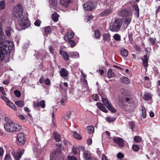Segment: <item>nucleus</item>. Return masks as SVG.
<instances>
[{
	"mask_svg": "<svg viewBox=\"0 0 160 160\" xmlns=\"http://www.w3.org/2000/svg\"><path fill=\"white\" fill-rule=\"evenodd\" d=\"M50 81L48 78H47L45 81V83L47 85H48L50 84Z\"/></svg>",
	"mask_w": 160,
	"mask_h": 160,
	"instance_id": "680f3d73",
	"label": "nucleus"
},
{
	"mask_svg": "<svg viewBox=\"0 0 160 160\" xmlns=\"http://www.w3.org/2000/svg\"><path fill=\"white\" fill-rule=\"evenodd\" d=\"M5 31L6 35L7 36H10L12 32H13V30L11 27L8 26L6 28Z\"/></svg>",
	"mask_w": 160,
	"mask_h": 160,
	"instance_id": "b1692460",
	"label": "nucleus"
},
{
	"mask_svg": "<svg viewBox=\"0 0 160 160\" xmlns=\"http://www.w3.org/2000/svg\"><path fill=\"white\" fill-rule=\"evenodd\" d=\"M84 10L88 11H91L95 8L94 5L91 2H88L83 4Z\"/></svg>",
	"mask_w": 160,
	"mask_h": 160,
	"instance_id": "0eeeda50",
	"label": "nucleus"
},
{
	"mask_svg": "<svg viewBox=\"0 0 160 160\" xmlns=\"http://www.w3.org/2000/svg\"><path fill=\"white\" fill-rule=\"evenodd\" d=\"M102 101L108 109L112 112H116V110L112 107V104L109 102L105 96L102 97Z\"/></svg>",
	"mask_w": 160,
	"mask_h": 160,
	"instance_id": "39448f33",
	"label": "nucleus"
},
{
	"mask_svg": "<svg viewBox=\"0 0 160 160\" xmlns=\"http://www.w3.org/2000/svg\"><path fill=\"white\" fill-rule=\"evenodd\" d=\"M70 57L72 58H78L79 57V53L77 52H72L69 53Z\"/></svg>",
	"mask_w": 160,
	"mask_h": 160,
	"instance_id": "c85d7f7f",
	"label": "nucleus"
},
{
	"mask_svg": "<svg viewBox=\"0 0 160 160\" xmlns=\"http://www.w3.org/2000/svg\"><path fill=\"white\" fill-rule=\"evenodd\" d=\"M60 54L62 55L63 59L65 60H67L69 59L68 54L66 52H63L60 51Z\"/></svg>",
	"mask_w": 160,
	"mask_h": 160,
	"instance_id": "5701e85b",
	"label": "nucleus"
},
{
	"mask_svg": "<svg viewBox=\"0 0 160 160\" xmlns=\"http://www.w3.org/2000/svg\"><path fill=\"white\" fill-rule=\"evenodd\" d=\"M12 154H14V156L15 159L17 160H19L21 158L23 152L22 153L21 152H12Z\"/></svg>",
	"mask_w": 160,
	"mask_h": 160,
	"instance_id": "f3484780",
	"label": "nucleus"
},
{
	"mask_svg": "<svg viewBox=\"0 0 160 160\" xmlns=\"http://www.w3.org/2000/svg\"><path fill=\"white\" fill-rule=\"evenodd\" d=\"M41 23V21L39 19H38L36 20L34 22V25L36 26L39 27L40 26Z\"/></svg>",
	"mask_w": 160,
	"mask_h": 160,
	"instance_id": "c03bdc74",
	"label": "nucleus"
},
{
	"mask_svg": "<svg viewBox=\"0 0 160 160\" xmlns=\"http://www.w3.org/2000/svg\"><path fill=\"white\" fill-rule=\"evenodd\" d=\"M71 134L76 139L78 140H80L82 139V136L76 132L74 131H72L71 132Z\"/></svg>",
	"mask_w": 160,
	"mask_h": 160,
	"instance_id": "aec40b11",
	"label": "nucleus"
},
{
	"mask_svg": "<svg viewBox=\"0 0 160 160\" xmlns=\"http://www.w3.org/2000/svg\"><path fill=\"white\" fill-rule=\"evenodd\" d=\"M108 76V78H111L114 76V73L112 71V70L109 69L107 73Z\"/></svg>",
	"mask_w": 160,
	"mask_h": 160,
	"instance_id": "2f4dec72",
	"label": "nucleus"
},
{
	"mask_svg": "<svg viewBox=\"0 0 160 160\" xmlns=\"http://www.w3.org/2000/svg\"><path fill=\"white\" fill-rule=\"evenodd\" d=\"M5 7V2L4 0H2L0 2V9L3 10Z\"/></svg>",
	"mask_w": 160,
	"mask_h": 160,
	"instance_id": "e433bc0d",
	"label": "nucleus"
},
{
	"mask_svg": "<svg viewBox=\"0 0 160 160\" xmlns=\"http://www.w3.org/2000/svg\"><path fill=\"white\" fill-rule=\"evenodd\" d=\"M4 160H12V159L9 155L7 154L5 157Z\"/></svg>",
	"mask_w": 160,
	"mask_h": 160,
	"instance_id": "864d4df0",
	"label": "nucleus"
},
{
	"mask_svg": "<svg viewBox=\"0 0 160 160\" xmlns=\"http://www.w3.org/2000/svg\"><path fill=\"white\" fill-rule=\"evenodd\" d=\"M1 98L4 100L6 102H8V100H9L6 97L4 96H1Z\"/></svg>",
	"mask_w": 160,
	"mask_h": 160,
	"instance_id": "bf43d9fd",
	"label": "nucleus"
},
{
	"mask_svg": "<svg viewBox=\"0 0 160 160\" xmlns=\"http://www.w3.org/2000/svg\"><path fill=\"white\" fill-rule=\"evenodd\" d=\"M96 105L98 108L100 110L104 106V105L102 103L100 102H97Z\"/></svg>",
	"mask_w": 160,
	"mask_h": 160,
	"instance_id": "3c124183",
	"label": "nucleus"
},
{
	"mask_svg": "<svg viewBox=\"0 0 160 160\" xmlns=\"http://www.w3.org/2000/svg\"><path fill=\"white\" fill-rule=\"evenodd\" d=\"M142 140V138L139 136H135L134 138V140L138 142H140Z\"/></svg>",
	"mask_w": 160,
	"mask_h": 160,
	"instance_id": "49530a36",
	"label": "nucleus"
},
{
	"mask_svg": "<svg viewBox=\"0 0 160 160\" xmlns=\"http://www.w3.org/2000/svg\"><path fill=\"white\" fill-rule=\"evenodd\" d=\"M68 160H78L77 158L73 156H68Z\"/></svg>",
	"mask_w": 160,
	"mask_h": 160,
	"instance_id": "09e8293b",
	"label": "nucleus"
},
{
	"mask_svg": "<svg viewBox=\"0 0 160 160\" xmlns=\"http://www.w3.org/2000/svg\"><path fill=\"white\" fill-rule=\"evenodd\" d=\"M39 82L40 83H42L44 82V78L42 76L40 78L39 80Z\"/></svg>",
	"mask_w": 160,
	"mask_h": 160,
	"instance_id": "338daca9",
	"label": "nucleus"
},
{
	"mask_svg": "<svg viewBox=\"0 0 160 160\" xmlns=\"http://www.w3.org/2000/svg\"><path fill=\"white\" fill-rule=\"evenodd\" d=\"M114 38L116 40L119 41L121 39L120 36L118 34H115L113 36Z\"/></svg>",
	"mask_w": 160,
	"mask_h": 160,
	"instance_id": "a18cd8bd",
	"label": "nucleus"
},
{
	"mask_svg": "<svg viewBox=\"0 0 160 160\" xmlns=\"http://www.w3.org/2000/svg\"><path fill=\"white\" fill-rule=\"evenodd\" d=\"M116 118L114 117H107L106 118V120L108 122H113L115 120Z\"/></svg>",
	"mask_w": 160,
	"mask_h": 160,
	"instance_id": "473e14b6",
	"label": "nucleus"
},
{
	"mask_svg": "<svg viewBox=\"0 0 160 160\" xmlns=\"http://www.w3.org/2000/svg\"><path fill=\"white\" fill-rule=\"evenodd\" d=\"M71 2V0H60V3L61 5L65 7H67L68 4Z\"/></svg>",
	"mask_w": 160,
	"mask_h": 160,
	"instance_id": "412c9836",
	"label": "nucleus"
},
{
	"mask_svg": "<svg viewBox=\"0 0 160 160\" xmlns=\"http://www.w3.org/2000/svg\"><path fill=\"white\" fill-rule=\"evenodd\" d=\"M120 80L121 83L124 84H128L130 82L129 78L124 76L121 77L120 78Z\"/></svg>",
	"mask_w": 160,
	"mask_h": 160,
	"instance_id": "dca6fc26",
	"label": "nucleus"
},
{
	"mask_svg": "<svg viewBox=\"0 0 160 160\" xmlns=\"http://www.w3.org/2000/svg\"><path fill=\"white\" fill-rule=\"evenodd\" d=\"M33 105L35 107H40L44 108L45 107V102L44 100H42L40 102L38 101H34L33 102Z\"/></svg>",
	"mask_w": 160,
	"mask_h": 160,
	"instance_id": "1a4fd4ad",
	"label": "nucleus"
},
{
	"mask_svg": "<svg viewBox=\"0 0 160 160\" xmlns=\"http://www.w3.org/2000/svg\"><path fill=\"white\" fill-rule=\"evenodd\" d=\"M113 141L121 147H123L124 145L123 140L120 138H115L113 139Z\"/></svg>",
	"mask_w": 160,
	"mask_h": 160,
	"instance_id": "9d476101",
	"label": "nucleus"
},
{
	"mask_svg": "<svg viewBox=\"0 0 160 160\" xmlns=\"http://www.w3.org/2000/svg\"><path fill=\"white\" fill-rule=\"evenodd\" d=\"M74 36V33L72 31L68 32L66 33L64 37V39L66 41L69 40L73 37Z\"/></svg>",
	"mask_w": 160,
	"mask_h": 160,
	"instance_id": "9b49d317",
	"label": "nucleus"
},
{
	"mask_svg": "<svg viewBox=\"0 0 160 160\" xmlns=\"http://www.w3.org/2000/svg\"><path fill=\"white\" fill-rule=\"evenodd\" d=\"M51 29L49 27H47L44 28V32L46 34H48L51 32Z\"/></svg>",
	"mask_w": 160,
	"mask_h": 160,
	"instance_id": "a19ab883",
	"label": "nucleus"
},
{
	"mask_svg": "<svg viewBox=\"0 0 160 160\" xmlns=\"http://www.w3.org/2000/svg\"><path fill=\"white\" fill-rule=\"evenodd\" d=\"M88 132L89 133H92L94 131V127L92 126H88L87 127Z\"/></svg>",
	"mask_w": 160,
	"mask_h": 160,
	"instance_id": "7c9ffc66",
	"label": "nucleus"
},
{
	"mask_svg": "<svg viewBox=\"0 0 160 160\" xmlns=\"http://www.w3.org/2000/svg\"><path fill=\"white\" fill-rule=\"evenodd\" d=\"M83 157L85 160H91V156L90 152L89 151H85L83 152Z\"/></svg>",
	"mask_w": 160,
	"mask_h": 160,
	"instance_id": "4468645a",
	"label": "nucleus"
},
{
	"mask_svg": "<svg viewBox=\"0 0 160 160\" xmlns=\"http://www.w3.org/2000/svg\"><path fill=\"white\" fill-rule=\"evenodd\" d=\"M49 5L50 7L54 9L58 4L57 0H49Z\"/></svg>",
	"mask_w": 160,
	"mask_h": 160,
	"instance_id": "6ab92c4d",
	"label": "nucleus"
},
{
	"mask_svg": "<svg viewBox=\"0 0 160 160\" xmlns=\"http://www.w3.org/2000/svg\"><path fill=\"white\" fill-rule=\"evenodd\" d=\"M123 23L122 19L119 18H115L110 24V29L114 32H118L121 28Z\"/></svg>",
	"mask_w": 160,
	"mask_h": 160,
	"instance_id": "f03ea898",
	"label": "nucleus"
},
{
	"mask_svg": "<svg viewBox=\"0 0 160 160\" xmlns=\"http://www.w3.org/2000/svg\"><path fill=\"white\" fill-rule=\"evenodd\" d=\"M101 110H102V111H103L104 112H107L108 111V110L106 109L105 107H103L101 109Z\"/></svg>",
	"mask_w": 160,
	"mask_h": 160,
	"instance_id": "0e129e2a",
	"label": "nucleus"
},
{
	"mask_svg": "<svg viewBox=\"0 0 160 160\" xmlns=\"http://www.w3.org/2000/svg\"><path fill=\"white\" fill-rule=\"evenodd\" d=\"M149 40L151 44L153 45L155 43V42L154 38H149Z\"/></svg>",
	"mask_w": 160,
	"mask_h": 160,
	"instance_id": "4d7b16f0",
	"label": "nucleus"
},
{
	"mask_svg": "<svg viewBox=\"0 0 160 160\" xmlns=\"http://www.w3.org/2000/svg\"><path fill=\"white\" fill-rule=\"evenodd\" d=\"M60 154L57 151L54 152L50 155V157L51 158L50 160H52L51 158H58V157L60 156Z\"/></svg>",
	"mask_w": 160,
	"mask_h": 160,
	"instance_id": "4be33fe9",
	"label": "nucleus"
},
{
	"mask_svg": "<svg viewBox=\"0 0 160 160\" xmlns=\"http://www.w3.org/2000/svg\"><path fill=\"white\" fill-rule=\"evenodd\" d=\"M53 134L54 135V138L57 142H59L61 140L60 135L56 132H54Z\"/></svg>",
	"mask_w": 160,
	"mask_h": 160,
	"instance_id": "393cba45",
	"label": "nucleus"
},
{
	"mask_svg": "<svg viewBox=\"0 0 160 160\" xmlns=\"http://www.w3.org/2000/svg\"><path fill=\"white\" fill-rule=\"evenodd\" d=\"M121 53L122 55L124 57H127L128 55V50L124 48H122L121 51Z\"/></svg>",
	"mask_w": 160,
	"mask_h": 160,
	"instance_id": "c756f323",
	"label": "nucleus"
},
{
	"mask_svg": "<svg viewBox=\"0 0 160 160\" xmlns=\"http://www.w3.org/2000/svg\"><path fill=\"white\" fill-rule=\"evenodd\" d=\"M72 152L74 154H76L77 153V151L76 148L75 147H73L72 148Z\"/></svg>",
	"mask_w": 160,
	"mask_h": 160,
	"instance_id": "e2e57ef3",
	"label": "nucleus"
},
{
	"mask_svg": "<svg viewBox=\"0 0 160 160\" xmlns=\"http://www.w3.org/2000/svg\"><path fill=\"white\" fill-rule=\"evenodd\" d=\"M59 17V15L57 13L54 12L52 16V19L54 22H57L58 20Z\"/></svg>",
	"mask_w": 160,
	"mask_h": 160,
	"instance_id": "bb28decb",
	"label": "nucleus"
},
{
	"mask_svg": "<svg viewBox=\"0 0 160 160\" xmlns=\"http://www.w3.org/2000/svg\"><path fill=\"white\" fill-rule=\"evenodd\" d=\"M102 160H108L106 156L104 154L102 155Z\"/></svg>",
	"mask_w": 160,
	"mask_h": 160,
	"instance_id": "774afa93",
	"label": "nucleus"
},
{
	"mask_svg": "<svg viewBox=\"0 0 160 160\" xmlns=\"http://www.w3.org/2000/svg\"><path fill=\"white\" fill-rule=\"evenodd\" d=\"M49 51L52 54H54V52L52 46H49Z\"/></svg>",
	"mask_w": 160,
	"mask_h": 160,
	"instance_id": "052dcab7",
	"label": "nucleus"
},
{
	"mask_svg": "<svg viewBox=\"0 0 160 160\" xmlns=\"http://www.w3.org/2000/svg\"><path fill=\"white\" fill-rule=\"evenodd\" d=\"M93 99L95 101H98L99 100L98 96L97 94H93L92 96Z\"/></svg>",
	"mask_w": 160,
	"mask_h": 160,
	"instance_id": "8fccbe9b",
	"label": "nucleus"
},
{
	"mask_svg": "<svg viewBox=\"0 0 160 160\" xmlns=\"http://www.w3.org/2000/svg\"><path fill=\"white\" fill-rule=\"evenodd\" d=\"M16 104L19 107H22L24 106V103L21 101H17L15 102Z\"/></svg>",
	"mask_w": 160,
	"mask_h": 160,
	"instance_id": "58836bf2",
	"label": "nucleus"
},
{
	"mask_svg": "<svg viewBox=\"0 0 160 160\" xmlns=\"http://www.w3.org/2000/svg\"><path fill=\"white\" fill-rule=\"evenodd\" d=\"M10 82L9 80H6L4 81L3 82V83L5 85H8Z\"/></svg>",
	"mask_w": 160,
	"mask_h": 160,
	"instance_id": "69168bd1",
	"label": "nucleus"
},
{
	"mask_svg": "<svg viewBox=\"0 0 160 160\" xmlns=\"http://www.w3.org/2000/svg\"><path fill=\"white\" fill-rule=\"evenodd\" d=\"M68 42L70 44L71 47L72 48L73 47L75 44V42L74 41L71 40V39L68 40Z\"/></svg>",
	"mask_w": 160,
	"mask_h": 160,
	"instance_id": "37998d69",
	"label": "nucleus"
},
{
	"mask_svg": "<svg viewBox=\"0 0 160 160\" xmlns=\"http://www.w3.org/2000/svg\"><path fill=\"white\" fill-rule=\"evenodd\" d=\"M142 117L145 118L146 117V110L144 107H142Z\"/></svg>",
	"mask_w": 160,
	"mask_h": 160,
	"instance_id": "ea45409f",
	"label": "nucleus"
},
{
	"mask_svg": "<svg viewBox=\"0 0 160 160\" xmlns=\"http://www.w3.org/2000/svg\"><path fill=\"white\" fill-rule=\"evenodd\" d=\"M60 73L61 77L65 78L68 76L69 72L67 70L64 68H62L60 71Z\"/></svg>",
	"mask_w": 160,
	"mask_h": 160,
	"instance_id": "ddd939ff",
	"label": "nucleus"
},
{
	"mask_svg": "<svg viewBox=\"0 0 160 160\" xmlns=\"http://www.w3.org/2000/svg\"><path fill=\"white\" fill-rule=\"evenodd\" d=\"M117 157L119 158H122L124 157V155L122 153H119L117 155Z\"/></svg>",
	"mask_w": 160,
	"mask_h": 160,
	"instance_id": "13d9d810",
	"label": "nucleus"
},
{
	"mask_svg": "<svg viewBox=\"0 0 160 160\" xmlns=\"http://www.w3.org/2000/svg\"><path fill=\"white\" fill-rule=\"evenodd\" d=\"M17 143L19 145H22L25 142V138L23 133H19L17 136Z\"/></svg>",
	"mask_w": 160,
	"mask_h": 160,
	"instance_id": "423d86ee",
	"label": "nucleus"
},
{
	"mask_svg": "<svg viewBox=\"0 0 160 160\" xmlns=\"http://www.w3.org/2000/svg\"><path fill=\"white\" fill-rule=\"evenodd\" d=\"M152 96L151 93H147L144 95L143 98L145 100H149L152 98Z\"/></svg>",
	"mask_w": 160,
	"mask_h": 160,
	"instance_id": "cd10ccee",
	"label": "nucleus"
},
{
	"mask_svg": "<svg viewBox=\"0 0 160 160\" xmlns=\"http://www.w3.org/2000/svg\"><path fill=\"white\" fill-rule=\"evenodd\" d=\"M14 93L15 96L17 97H19L21 96V92L19 90H15L14 92Z\"/></svg>",
	"mask_w": 160,
	"mask_h": 160,
	"instance_id": "de8ad7c7",
	"label": "nucleus"
},
{
	"mask_svg": "<svg viewBox=\"0 0 160 160\" xmlns=\"http://www.w3.org/2000/svg\"><path fill=\"white\" fill-rule=\"evenodd\" d=\"M18 22L19 26L23 29L28 28L30 25V21L26 16H23L21 19H19Z\"/></svg>",
	"mask_w": 160,
	"mask_h": 160,
	"instance_id": "20e7f679",
	"label": "nucleus"
},
{
	"mask_svg": "<svg viewBox=\"0 0 160 160\" xmlns=\"http://www.w3.org/2000/svg\"><path fill=\"white\" fill-rule=\"evenodd\" d=\"M71 114V112L69 111L64 116L63 118L64 120H68L70 118Z\"/></svg>",
	"mask_w": 160,
	"mask_h": 160,
	"instance_id": "f704fd0d",
	"label": "nucleus"
},
{
	"mask_svg": "<svg viewBox=\"0 0 160 160\" xmlns=\"http://www.w3.org/2000/svg\"><path fill=\"white\" fill-rule=\"evenodd\" d=\"M112 12V9L111 8H108L102 11L100 14V15L101 16H106L108 15Z\"/></svg>",
	"mask_w": 160,
	"mask_h": 160,
	"instance_id": "f8f14e48",
	"label": "nucleus"
},
{
	"mask_svg": "<svg viewBox=\"0 0 160 160\" xmlns=\"http://www.w3.org/2000/svg\"><path fill=\"white\" fill-rule=\"evenodd\" d=\"M142 65L145 68H147L148 67V58L147 55H145L143 58H142Z\"/></svg>",
	"mask_w": 160,
	"mask_h": 160,
	"instance_id": "2eb2a0df",
	"label": "nucleus"
},
{
	"mask_svg": "<svg viewBox=\"0 0 160 160\" xmlns=\"http://www.w3.org/2000/svg\"><path fill=\"white\" fill-rule=\"evenodd\" d=\"M125 100L126 102H127L128 103H130L132 102V99L128 97L126 98Z\"/></svg>",
	"mask_w": 160,
	"mask_h": 160,
	"instance_id": "5fc2aeb1",
	"label": "nucleus"
},
{
	"mask_svg": "<svg viewBox=\"0 0 160 160\" xmlns=\"http://www.w3.org/2000/svg\"><path fill=\"white\" fill-rule=\"evenodd\" d=\"M131 16H129L128 17L126 18L124 20V22L125 25L128 26L131 22Z\"/></svg>",
	"mask_w": 160,
	"mask_h": 160,
	"instance_id": "a878e982",
	"label": "nucleus"
},
{
	"mask_svg": "<svg viewBox=\"0 0 160 160\" xmlns=\"http://www.w3.org/2000/svg\"><path fill=\"white\" fill-rule=\"evenodd\" d=\"M14 11L12 13V16L18 20L21 19L22 16H25L22 15L23 10L22 6L19 4L17 5L16 7L14 8Z\"/></svg>",
	"mask_w": 160,
	"mask_h": 160,
	"instance_id": "7ed1b4c3",
	"label": "nucleus"
},
{
	"mask_svg": "<svg viewBox=\"0 0 160 160\" xmlns=\"http://www.w3.org/2000/svg\"><path fill=\"white\" fill-rule=\"evenodd\" d=\"M6 103L7 105L9 106L11 108L13 109L16 110V108L15 106V105L9 100H8V102H7Z\"/></svg>",
	"mask_w": 160,
	"mask_h": 160,
	"instance_id": "c9c22d12",
	"label": "nucleus"
},
{
	"mask_svg": "<svg viewBox=\"0 0 160 160\" xmlns=\"http://www.w3.org/2000/svg\"><path fill=\"white\" fill-rule=\"evenodd\" d=\"M133 150L135 151H138L139 149L138 146L136 145H134L132 146Z\"/></svg>",
	"mask_w": 160,
	"mask_h": 160,
	"instance_id": "603ef678",
	"label": "nucleus"
},
{
	"mask_svg": "<svg viewBox=\"0 0 160 160\" xmlns=\"http://www.w3.org/2000/svg\"><path fill=\"white\" fill-rule=\"evenodd\" d=\"M135 127V124L133 122H129V128L131 129L132 131H133V130Z\"/></svg>",
	"mask_w": 160,
	"mask_h": 160,
	"instance_id": "79ce46f5",
	"label": "nucleus"
},
{
	"mask_svg": "<svg viewBox=\"0 0 160 160\" xmlns=\"http://www.w3.org/2000/svg\"><path fill=\"white\" fill-rule=\"evenodd\" d=\"M133 7L136 12L135 14L138 17L139 16V9L138 6L137 5H135Z\"/></svg>",
	"mask_w": 160,
	"mask_h": 160,
	"instance_id": "4c0bfd02",
	"label": "nucleus"
},
{
	"mask_svg": "<svg viewBox=\"0 0 160 160\" xmlns=\"http://www.w3.org/2000/svg\"><path fill=\"white\" fill-rule=\"evenodd\" d=\"M0 92L4 95H6V92L3 87H0Z\"/></svg>",
	"mask_w": 160,
	"mask_h": 160,
	"instance_id": "6e6d98bb",
	"label": "nucleus"
},
{
	"mask_svg": "<svg viewBox=\"0 0 160 160\" xmlns=\"http://www.w3.org/2000/svg\"><path fill=\"white\" fill-rule=\"evenodd\" d=\"M4 128L7 132H18L21 129V127L20 125L12 121L5 123L4 125Z\"/></svg>",
	"mask_w": 160,
	"mask_h": 160,
	"instance_id": "f257e3e1",
	"label": "nucleus"
},
{
	"mask_svg": "<svg viewBox=\"0 0 160 160\" xmlns=\"http://www.w3.org/2000/svg\"><path fill=\"white\" fill-rule=\"evenodd\" d=\"M118 15L122 17H130L132 16V14L130 10L125 9L119 11L118 13Z\"/></svg>",
	"mask_w": 160,
	"mask_h": 160,
	"instance_id": "6e6552de",
	"label": "nucleus"
},
{
	"mask_svg": "<svg viewBox=\"0 0 160 160\" xmlns=\"http://www.w3.org/2000/svg\"><path fill=\"white\" fill-rule=\"evenodd\" d=\"M94 37L96 38L99 39L101 37V34L100 32L98 30H96L95 31L94 33Z\"/></svg>",
	"mask_w": 160,
	"mask_h": 160,
	"instance_id": "72a5a7b5",
	"label": "nucleus"
},
{
	"mask_svg": "<svg viewBox=\"0 0 160 160\" xmlns=\"http://www.w3.org/2000/svg\"><path fill=\"white\" fill-rule=\"evenodd\" d=\"M103 40L105 42H109L110 41L111 36L108 33H104L103 34Z\"/></svg>",
	"mask_w": 160,
	"mask_h": 160,
	"instance_id": "a211bd4d",
	"label": "nucleus"
}]
</instances>
